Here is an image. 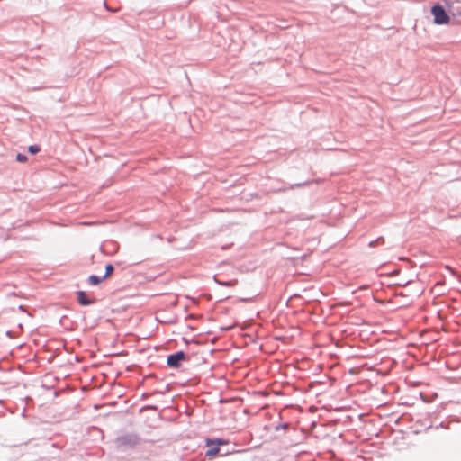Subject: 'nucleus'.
<instances>
[{
	"mask_svg": "<svg viewBox=\"0 0 461 461\" xmlns=\"http://www.w3.org/2000/svg\"><path fill=\"white\" fill-rule=\"evenodd\" d=\"M140 442V438L135 433H126L116 438L118 447L123 450L132 448L139 445Z\"/></svg>",
	"mask_w": 461,
	"mask_h": 461,
	"instance_id": "f257e3e1",
	"label": "nucleus"
},
{
	"mask_svg": "<svg viewBox=\"0 0 461 461\" xmlns=\"http://www.w3.org/2000/svg\"><path fill=\"white\" fill-rule=\"evenodd\" d=\"M431 14L434 16V23L436 24H447L450 21V17L447 14L445 8L438 4L434 5L431 7Z\"/></svg>",
	"mask_w": 461,
	"mask_h": 461,
	"instance_id": "f03ea898",
	"label": "nucleus"
},
{
	"mask_svg": "<svg viewBox=\"0 0 461 461\" xmlns=\"http://www.w3.org/2000/svg\"><path fill=\"white\" fill-rule=\"evenodd\" d=\"M227 443L226 440L222 438H206L205 444L207 447H211L205 452V456L207 457L215 456L220 452V446L225 445Z\"/></svg>",
	"mask_w": 461,
	"mask_h": 461,
	"instance_id": "7ed1b4c3",
	"label": "nucleus"
},
{
	"mask_svg": "<svg viewBox=\"0 0 461 461\" xmlns=\"http://www.w3.org/2000/svg\"><path fill=\"white\" fill-rule=\"evenodd\" d=\"M186 360H188L186 354L184 351H177L167 357V363L171 368H178L180 367L182 361Z\"/></svg>",
	"mask_w": 461,
	"mask_h": 461,
	"instance_id": "20e7f679",
	"label": "nucleus"
},
{
	"mask_svg": "<svg viewBox=\"0 0 461 461\" xmlns=\"http://www.w3.org/2000/svg\"><path fill=\"white\" fill-rule=\"evenodd\" d=\"M77 301L78 303L82 306H87L92 303H94L95 300H91L87 297V294L84 291H77Z\"/></svg>",
	"mask_w": 461,
	"mask_h": 461,
	"instance_id": "39448f33",
	"label": "nucleus"
},
{
	"mask_svg": "<svg viewBox=\"0 0 461 461\" xmlns=\"http://www.w3.org/2000/svg\"><path fill=\"white\" fill-rule=\"evenodd\" d=\"M104 279L103 276H95V275H91L89 276L88 277V282L90 285H99L101 282H103Z\"/></svg>",
	"mask_w": 461,
	"mask_h": 461,
	"instance_id": "423d86ee",
	"label": "nucleus"
},
{
	"mask_svg": "<svg viewBox=\"0 0 461 461\" xmlns=\"http://www.w3.org/2000/svg\"><path fill=\"white\" fill-rule=\"evenodd\" d=\"M113 271H114L113 266L112 264H107L105 266V273L103 276L104 279L105 280L106 278L111 276L113 275Z\"/></svg>",
	"mask_w": 461,
	"mask_h": 461,
	"instance_id": "0eeeda50",
	"label": "nucleus"
},
{
	"mask_svg": "<svg viewBox=\"0 0 461 461\" xmlns=\"http://www.w3.org/2000/svg\"><path fill=\"white\" fill-rule=\"evenodd\" d=\"M215 282L217 284H219L220 285H223V286H233L237 281H220L218 279L215 278Z\"/></svg>",
	"mask_w": 461,
	"mask_h": 461,
	"instance_id": "6e6552de",
	"label": "nucleus"
},
{
	"mask_svg": "<svg viewBox=\"0 0 461 461\" xmlns=\"http://www.w3.org/2000/svg\"><path fill=\"white\" fill-rule=\"evenodd\" d=\"M41 150V148L39 145H31L29 146L28 148V151L32 154V155H35L37 154L38 152H40Z\"/></svg>",
	"mask_w": 461,
	"mask_h": 461,
	"instance_id": "1a4fd4ad",
	"label": "nucleus"
},
{
	"mask_svg": "<svg viewBox=\"0 0 461 461\" xmlns=\"http://www.w3.org/2000/svg\"><path fill=\"white\" fill-rule=\"evenodd\" d=\"M384 242V239L383 237H379L376 240L370 241L368 246L370 248H373V247L376 246L377 244H381Z\"/></svg>",
	"mask_w": 461,
	"mask_h": 461,
	"instance_id": "9d476101",
	"label": "nucleus"
},
{
	"mask_svg": "<svg viewBox=\"0 0 461 461\" xmlns=\"http://www.w3.org/2000/svg\"><path fill=\"white\" fill-rule=\"evenodd\" d=\"M27 159H28V158H27V156H26V155H24V154L18 153V154L16 155V160H17L18 162H20V163H24V162H26V161H27Z\"/></svg>",
	"mask_w": 461,
	"mask_h": 461,
	"instance_id": "9b49d317",
	"label": "nucleus"
},
{
	"mask_svg": "<svg viewBox=\"0 0 461 461\" xmlns=\"http://www.w3.org/2000/svg\"><path fill=\"white\" fill-rule=\"evenodd\" d=\"M308 184V182H303V183H297V184H294V185H290V189H294V187H300V186H303V185H306Z\"/></svg>",
	"mask_w": 461,
	"mask_h": 461,
	"instance_id": "f8f14e48",
	"label": "nucleus"
},
{
	"mask_svg": "<svg viewBox=\"0 0 461 461\" xmlns=\"http://www.w3.org/2000/svg\"><path fill=\"white\" fill-rule=\"evenodd\" d=\"M369 285H363L361 286H359L358 290H366L368 289Z\"/></svg>",
	"mask_w": 461,
	"mask_h": 461,
	"instance_id": "ddd939ff",
	"label": "nucleus"
},
{
	"mask_svg": "<svg viewBox=\"0 0 461 461\" xmlns=\"http://www.w3.org/2000/svg\"><path fill=\"white\" fill-rule=\"evenodd\" d=\"M104 5H106V3L104 2ZM107 10L111 11V12H115V10H112V9H109L107 6H105Z\"/></svg>",
	"mask_w": 461,
	"mask_h": 461,
	"instance_id": "4468645a",
	"label": "nucleus"
}]
</instances>
